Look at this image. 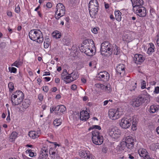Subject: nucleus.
Returning <instances> with one entry per match:
<instances>
[{"label": "nucleus", "instance_id": "nucleus-1", "mask_svg": "<svg viewBox=\"0 0 159 159\" xmlns=\"http://www.w3.org/2000/svg\"><path fill=\"white\" fill-rule=\"evenodd\" d=\"M30 39L39 43H42L43 40L42 32L39 30L33 29L30 30L29 34Z\"/></svg>", "mask_w": 159, "mask_h": 159}, {"label": "nucleus", "instance_id": "nucleus-2", "mask_svg": "<svg viewBox=\"0 0 159 159\" xmlns=\"http://www.w3.org/2000/svg\"><path fill=\"white\" fill-rule=\"evenodd\" d=\"M92 140L93 143L96 145H100L103 142V138L102 136L100 134V133L96 130L92 131Z\"/></svg>", "mask_w": 159, "mask_h": 159}, {"label": "nucleus", "instance_id": "nucleus-3", "mask_svg": "<svg viewBox=\"0 0 159 159\" xmlns=\"http://www.w3.org/2000/svg\"><path fill=\"white\" fill-rule=\"evenodd\" d=\"M144 94L139 96L135 99H133L130 104L133 107H138L145 102L146 100Z\"/></svg>", "mask_w": 159, "mask_h": 159}, {"label": "nucleus", "instance_id": "nucleus-4", "mask_svg": "<svg viewBox=\"0 0 159 159\" xmlns=\"http://www.w3.org/2000/svg\"><path fill=\"white\" fill-rule=\"evenodd\" d=\"M57 11H55V17L58 20L60 17L63 16L65 14V10L63 4L61 3L57 4L56 7Z\"/></svg>", "mask_w": 159, "mask_h": 159}, {"label": "nucleus", "instance_id": "nucleus-5", "mask_svg": "<svg viewBox=\"0 0 159 159\" xmlns=\"http://www.w3.org/2000/svg\"><path fill=\"white\" fill-rule=\"evenodd\" d=\"M107 133L112 138L115 139H118L121 134L120 130L116 127H110L107 130Z\"/></svg>", "mask_w": 159, "mask_h": 159}, {"label": "nucleus", "instance_id": "nucleus-6", "mask_svg": "<svg viewBox=\"0 0 159 159\" xmlns=\"http://www.w3.org/2000/svg\"><path fill=\"white\" fill-rule=\"evenodd\" d=\"M113 47V45L111 44L108 42H104L102 43L101 45V52L102 54H104L105 52L111 54Z\"/></svg>", "mask_w": 159, "mask_h": 159}, {"label": "nucleus", "instance_id": "nucleus-7", "mask_svg": "<svg viewBox=\"0 0 159 159\" xmlns=\"http://www.w3.org/2000/svg\"><path fill=\"white\" fill-rule=\"evenodd\" d=\"M108 116L110 119L113 120L118 119L121 116V113L116 109H111L108 111Z\"/></svg>", "mask_w": 159, "mask_h": 159}, {"label": "nucleus", "instance_id": "nucleus-8", "mask_svg": "<svg viewBox=\"0 0 159 159\" xmlns=\"http://www.w3.org/2000/svg\"><path fill=\"white\" fill-rule=\"evenodd\" d=\"M134 12L140 17H144L147 15L146 9L143 6L133 9Z\"/></svg>", "mask_w": 159, "mask_h": 159}, {"label": "nucleus", "instance_id": "nucleus-9", "mask_svg": "<svg viewBox=\"0 0 159 159\" xmlns=\"http://www.w3.org/2000/svg\"><path fill=\"white\" fill-rule=\"evenodd\" d=\"M131 123L132 118L124 117L121 119L120 125L122 128L127 129L129 127Z\"/></svg>", "mask_w": 159, "mask_h": 159}, {"label": "nucleus", "instance_id": "nucleus-10", "mask_svg": "<svg viewBox=\"0 0 159 159\" xmlns=\"http://www.w3.org/2000/svg\"><path fill=\"white\" fill-rule=\"evenodd\" d=\"M97 77L98 80L106 82L109 80L110 75L107 72H101L97 75Z\"/></svg>", "mask_w": 159, "mask_h": 159}, {"label": "nucleus", "instance_id": "nucleus-11", "mask_svg": "<svg viewBox=\"0 0 159 159\" xmlns=\"http://www.w3.org/2000/svg\"><path fill=\"white\" fill-rule=\"evenodd\" d=\"M134 141L132 137L127 136L125 138V144L128 148L131 149L134 147Z\"/></svg>", "mask_w": 159, "mask_h": 159}, {"label": "nucleus", "instance_id": "nucleus-12", "mask_svg": "<svg viewBox=\"0 0 159 159\" xmlns=\"http://www.w3.org/2000/svg\"><path fill=\"white\" fill-rule=\"evenodd\" d=\"M145 60L144 56L141 54H136L134 57V62L137 64H140Z\"/></svg>", "mask_w": 159, "mask_h": 159}, {"label": "nucleus", "instance_id": "nucleus-13", "mask_svg": "<svg viewBox=\"0 0 159 159\" xmlns=\"http://www.w3.org/2000/svg\"><path fill=\"white\" fill-rule=\"evenodd\" d=\"M80 50L82 52H84L88 56H92L94 53L93 50L92 48L90 49V48L86 47L85 46H81Z\"/></svg>", "mask_w": 159, "mask_h": 159}, {"label": "nucleus", "instance_id": "nucleus-14", "mask_svg": "<svg viewBox=\"0 0 159 159\" xmlns=\"http://www.w3.org/2000/svg\"><path fill=\"white\" fill-rule=\"evenodd\" d=\"M79 155L82 158L85 159H90L92 157V155L88 151H81L79 152Z\"/></svg>", "mask_w": 159, "mask_h": 159}, {"label": "nucleus", "instance_id": "nucleus-15", "mask_svg": "<svg viewBox=\"0 0 159 159\" xmlns=\"http://www.w3.org/2000/svg\"><path fill=\"white\" fill-rule=\"evenodd\" d=\"M98 7H89V12L91 17L93 18H95V16L97 15L98 11Z\"/></svg>", "mask_w": 159, "mask_h": 159}, {"label": "nucleus", "instance_id": "nucleus-16", "mask_svg": "<svg viewBox=\"0 0 159 159\" xmlns=\"http://www.w3.org/2000/svg\"><path fill=\"white\" fill-rule=\"evenodd\" d=\"M89 118V114L86 111L82 110L80 111V119L81 120L86 121Z\"/></svg>", "mask_w": 159, "mask_h": 159}, {"label": "nucleus", "instance_id": "nucleus-17", "mask_svg": "<svg viewBox=\"0 0 159 159\" xmlns=\"http://www.w3.org/2000/svg\"><path fill=\"white\" fill-rule=\"evenodd\" d=\"M131 1L133 7V9L134 8L142 6L143 4V2L142 0H131Z\"/></svg>", "mask_w": 159, "mask_h": 159}, {"label": "nucleus", "instance_id": "nucleus-18", "mask_svg": "<svg viewBox=\"0 0 159 159\" xmlns=\"http://www.w3.org/2000/svg\"><path fill=\"white\" fill-rule=\"evenodd\" d=\"M39 156L40 159H46L48 157V150L46 147H44L41 148Z\"/></svg>", "mask_w": 159, "mask_h": 159}, {"label": "nucleus", "instance_id": "nucleus-19", "mask_svg": "<svg viewBox=\"0 0 159 159\" xmlns=\"http://www.w3.org/2000/svg\"><path fill=\"white\" fill-rule=\"evenodd\" d=\"M125 66L123 64L118 65L116 66V72L117 74L120 75L121 74H124L125 72Z\"/></svg>", "mask_w": 159, "mask_h": 159}, {"label": "nucleus", "instance_id": "nucleus-20", "mask_svg": "<svg viewBox=\"0 0 159 159\" xmlns=\"http://www.w3.org/2000/svg\"><path fill=\"white\" fill-rule=\"evenodd\" d=\"M11 100L13 105H17L20 104L22 101V99L14 97L11 96Z\"/></svg>", "mask_w": 159, "mask_h": 159}, {"label": "nucleus", "instance_id": "nucleus-21", "mask_svg": "<svg viewBox=\"0 0 159 159\" xmlns=\"http://www.w3.org/2000/svg\"><path fill=\"white\" fill-rule=\"evenodd\" d=\"M11 96H12V97L22 99V100H23L24 97L23 93L20 90L16 91L15 92H14Z\"/></svg>", "mask_w": 159, "mask_h": 159}, {"label": "nucleus", "instance_id": "nucleus-22", "mask_svg": "<svg viewBox=\"0 0 159 159\" xmlns=\"http://www.w3.org/2000/svg\"><path fill=\"white\" fill-rule=\"evenodd\" d=\"M40 134V131H31L29 133V135L33 139H35L38 137Z\"/></svg>", "mask_w": 159, "mask_h": 159}, {"label": "nucleus", "instance_id": "nucleus-23", "mask_svg": "<svg viewBox=\"0 0 159 159\" xmlns=\"http://www.w3.org/2000/svg\"><path fill=\"white\" fill-rule=\"evenodd\" d=\"M55 111H58V113H62L64 114L66 112V107L63 105H60L57 106L55 107Z\"/></svg>", "mask_w": 159, "mask_h": 159}, {"label": "nucleus", "instance_id": "nucleus-24", "mask_svg": "<svg viewBox=\"0 0 159 159\" xmlns=\"http://www.w3.org/2000/svg\"><path fill=\"white\" fill-rule=\"evenodd\" d=\"M30 103V100L28 99H25L22 102V107L23 108V111L29 107Z\"/></svg>", "mask_w": 159, "mask_h": 159}, {"label": "nucleus", "instance_id": "nucleus-25", "mask_svg": "<svg viewBox=\"0 0 159 159\" xmlns=\"http://www.w3.org/2000/svg\"><path fill=\"white\" fill-rule=\"evenodd\" d=\"M113 47L112 48L111 53H113L114 54H115L116 55L119 54L120 52V48L116 44H113Z\"/></svg>", "mask_w": 159, "mask_h": 159}, {"label": "nucleus", "instance_id": "nucleus-26", "mask_svg": "<svg viewBox=\"0 0 159 159\" xmlns=\"http://www.w3.org/2000/svg\"><path fill=\"white\" fill-rule=\"evenodd\" d=\"M159 110V105H152L150 107L149 112L151 113H154Z\"/></svg>", "mask_w": 159, "mask_h": 159}, {"label": "nucleus", "instance_id": "nucleus-27", "mask_svg": "<svg viewBox=\"0 0 159 159\" xmlns=\"http://www.w3.org/2000/svg\"><path fill=\"white\" fill-rule=\"evenodd\" d=\"M104 91L108 93H110L112 91L111 86L109 83H107L105 85Z\"/></svg>", "mask_w": 159, "mask_h": 159}, {"label": "nucleus", "instance_id": "nucleus-28", "mask_svg": "<svg viewBox=\"0 0 159 159\" xmlns=\"http://www.w3.org/2000/svg\"><path fill=\"white\" fill-rule=\"evenodd\" d=\"M71 75H71L70 73H68L67 76L65 77V79L63 80L66 84H67L73 81L71 77Z\"/></svg>", "mask_w": 159, "mask_h": 159}, {"label": "nucleus", "instance_id": "nucleus-29", "mask_svg": "<svg viewBox=\"0 0 159 159\" xmlns=\"http://www.w3.org/2000/svg\"><path fill=\"white\" fill-rule=\"evenodd\" d=\"M17 137V133L16 132H13L10 136V141L11 142L14 141Z\"/></svg>", "mask_w": 159, "mask_h": 159}, {"label": "nucleus", "instance_id": "nucleus-30", "mask_svg": "<svg viewBox=\"0 0 159 159\" xmlns=\"http://www.w3.org/2000/svg\"><path fill=\"white\" fill-rule=\"evenodd\" d=\"M115 18L118 21H121V13L119 10L115 11Z\"/></svg>", "mask_w": 159, "mask_h": 159}, {"label": "nucleus", "instance_id": "nucleus-31", "mask_svg": "<svg viewBox=\"0 0 159 159\" xmlns=\"http://www.w3.org/2000/svg\"><path fill=\"white\" fill-rule=\"evenodd\" d=\"M150 47L148 49L147 53L148 54H151L154 52L155 46L154 44L152 43H150Z\"/></svg>", "mask_w": 159, "mask_h": 159}, {"label": "nucleus", "instance_id": "nucleus-32", "mask_svg": "<svg viewBox=\"0 0 159 159\" xmlns=\"http://www.w3.org/2000/svg\"><path fill=\"white\" fill-rule=\"evenodd\" d=\"M99 7V4L97 0H91L89 3V7Z\"/></svg>", "mask_w": 159, "mask_h": 159}, {"label": "nucleus", "instance_id": "nucleus-33", "mask_svg": "<svg viewBox=\"0 0 159 159\" xmlns=\"http://www.w3.org/2000/svg\"><path fill=\"white\" fill-rule=\"evenodd\" d=\"M23 62L20 59H18L12 64V66H15L17 67H19L21 66L23 64Z\"/></svg>", "mask_w": 159, "mask_h": 159}, {"label": "nucleus", "instance_id": "nucleus-34", "mask_svg": "<svg viewBox=\"0 0 159 159\" xmlns=\"http://www.w3.org/2000/svg\"><path fill=\"white\" fill-rule=\"evenodd\" d=\"M138 153L141 157H143L148 152L145 149H140L138 150Z\"/></svg>", "mask_w": 159, "mask_h": 159}, {"label": "nucleus", "instance_id": "nucleus-35", "mask_svg": "<svg viewBox=\"0 0 159 159\" xmlns=\"http://www.w3.org/2000/svg\"><path fill=\"white\" fill-rule=\"evenodd\" d=\"M105 85L100 83H96L95 84V87L98 89H100L103 91Z\"/></svg>", "mask_w": 159, "mask_h": 159}, {"label": "nucleus", "instance_id": "nucleus-36", "mask_svg": "<svg viewBox=\"0 0 159 159\" xmlns=\"http://www.w3.org/2000/svg\"><path fill=\"white\" fill-rule=\"evenodd\" d=\"M62 120L61 118L56 119L53 122V124L54 125L56 126H58L61 123Z\"/></svg>", "mask_w": 159, "mask_h": 159}, {"label": "nucleus", "instance_id": "nucleus-37", "mask_svg": "<svg viewBox=\"0 0 159 159\" xmlns=\"http://www.w3.org/2000/svg\"><path fill=\"white\" fill-rule=\"evenodd\" d=\"M70 74L72 75L71 76L73 81L78 78V75L76 72H72Z\"/></svg>", "mask_w": 159, "mask_h": 159}, {"label": "nucleus", "instance_id": "nucleus-38", "mask_svg": "<svg viewBox=\"0 0 159 159\" xmlns=\"http://www.w3.org/2000/svg\"><path fill=\"white\" fill-rule=\"evenodd\" d=\"M132 129L133 130H135L136 129V126L137 124V122L135 119H132Z\"/></svg>", "mask_w": 159, "mask_h": 159}, {"label": "nucleus", "instance_id": "nucleus-39", "mask_svg": "<svg viewBox=\"0 0 159 159\" xmlns=\"http://www.w3.org/2000/svg\"><path fill=\"white\" fill-rule=\"evenodd\" d=\"M8 87L9 89V92L11 93L14 89L13 83L11 82H9L8 84Z\"/></svg>", "mask_w": 159, "mask_h": 159}, {"label": "nucleus", "instance_id": "nucleus-40", "mask_svg": "<svg viewBox=\"0 0 159 159\" xmlns=\"http://www.w3.org/2000/svg\"><path fill=\"white\" fill-rule=\"evenodd\" d=\"M68 73L66 69H64L62 73L61 74V78L62 80H64L65 77L67 76Z\"/></svg>", "mask_w": 159, "mask_h": 159}, {"label": "nucleus", "instance_id": "nucleus-41", "mask_svg": "<svg viewBox=\"0 0 159 159\" xmlns=\"http://www.w3.org/2000/svg\"><path fill=\"white\" fill-rule=\"evenodd\" d=\"M98 129L99 130H100L101 129V128L100 126L98 125H93L89 128V130H90L91 129Z\"/></svg>", "mask_w": 159, "mask_h": 159}, {"label": "nucleus", "instance_id": "nucleus-42", "mask_svg": "<svg viewBox=\"0 0 159 159\" xmlns=\"http://www.w3.org/2000/svg\"><path fill=\"white\" fill-rule=\"evenodd\" d=\"M157 143H153L151 144L150 146V148L152 150H154L156 149L157 148Z\"/></svg>", "mask_w": 159, "mask_h": 159}, {"label": "nucleus", "instance_id": "nucleus-43", "mask_svg": "<svg viewBox=\"0 0 159 159\" xmlns=\"http://www.w3.org/2000/svg\"><path fill=\"white\" fill-rule=\"evenodd\" d=\"M8 70L11 73H16V69L14 67H9Z\"/></svg>", "mask_w": 159, "mask_h": 159}, {"label": "nucleus", "instance_id": "nucleus-44", "mask_svg": "<svg viewBox=\"0 0 159 159\" xmlns=\"http://www.w3.org/2000/svg\"><path fill=\"white\" fill-rule=\"evenodd\" d=\"M53 36L56 39L60 38L61 37V34L59 33H53Z\"/></svg>", "mask_w": 159, "mask_h": 159}, {"label": "nucleus", "instance_id": "nucleus-45", "mask_svg": "<svg viewBox=\"0 0 159 159\" xmlns=\"http://www.w3.org/2000/svg\"><path fill=\"white\" fill-rule=\"evenodd\" d=\"M64 42V44L66 45H69L70 43V40L68 38L64 39L63 40Z\"/></svg>", "mask_w": 159, "mask_h": 159}, {"label": "nucleus", "instance_id": "nucleus-46", "mask_svg": "<svg viewBox=\"0 0 159 159\" xmlns=\"http://www.w3.org/2000/svg\"><path fill=\"white\" fill-rule=\"evenodd\" d=\"M92 32L94 34H96L98 33L97 28H93L91 29Z\"/></svg>", "mask_w": 159, "mask_h": 159}, {"label": "nucleus", "instance_id": "nucleus-47", "mask_svg": "<svg viewBox=\"0 0 159 159\" xmlns=\"http://www.w3.org/2000/svg\"><path fill=\"white\" fill-rule=\"evenodd\" d=\"M49 46V42L48 41H45L44 43V47L45 48H48Z\"/></svg>", "mask_w": 159, "mask_h": 159}, {"label": "nucleus", "instance_id": "nucleus-48", "mask_svg": "<svg viewBox=\"0 0 159 159\" xmlns=\"http://www.w3.org/2000/svg\"><path fill=\"white\" fill-rule=\"evenodd\" d=\"M143 159H154L150 157L148 153L147 154H146L143 157Z\"/></svg>", "mask_w": 159, "mask_h": 159}, {"label": "nucleus", "instance_id": "nucleus-49", "mask_svg": "<svg viewBox=\"0 0 159 159\" xmlns=\"http://www.w3.org/2000/svg\"><path fill=\"white\" fill-rule=\"evenodd\" d=\"M20 11V8L19 5H18L16 6L15 8V12L17 13H19Z\"/></svg>", "mask_w": 159, "mask_h": 159}, {"label": "nucleus", "instance_id": "nucleus-50", "mask_svg": "<svg viewBox=\"0 0 159 159\" xmlns=\"http://www.w3.org/2000/svg\"><path fill=\"white\" fill-rule=\"evenodd\" d=\"M142 85L141 86V88L142 89H144L145 88L146 86V82L144 80L142 81Z\"/></svg>", "mask_w": 159, "mask_h": 159}, {"label": "nucleus", "instance_id": "nucleus-51", "mask_svg": "<svg viewBox=\"0 0 159 159\" xmlns=\"http://www.w3.org/2000/svg\"><path fill=\"white\" fill-rule=\"evenodd\" d=\"M43 95L41 94H39L38 95V99H39V100L40 101H41L43 100Z\"/></svg>", "mask_w": 159, "mask_h": 159}, {"label": "nucleus", "instance_id": "nucleus-52", "mask_svg": "<svg viewBox=\"0 0 159 159\" xmlns=\"http://www.w3.org/2000/svg\"><path fill=\"white\" fill-rule=\"evenodd\" d=\"M43 90L44 92L47 93L49 90V89L47 86H45L43 87Z\"/></svg>", "mask_w": 159, "mask_h": 159}, {"label": "nucleus", "instance_id": "nucleus-53", "mask_svg": "<svg viewBox=\"0 0 159 159\" xmlns=\"http://www.w3.org/2000/svg\"><path fill=\"white\" fill-rule=\"evenodd\" d=\"M50 155H51V157L52 158H55V156H57V154L56 152L53 151V152H52V153Z\"/></svg>", "mask_w": 159, "mask_h": 159}, {"label": "nucleus", "instance_id": "nucleus-54", "mask_svg": "<svg viewBox=\"0 0 159 159\" xmlns=\"http://www.w3.org/2000/svg\"><path fill=\"white\" fill-rule=\"evenodd\" d=\"M6 46V43L5 42H2L0 44V47L2 48H4Z\"/></svg>", "mask_w": 159, "mask_h": 159}, {"label": "nucleus", "instance_id": "nucleus-55", "mask_svg": "<svg viewBox=\"0 0 159 159\" xmlns=\"http://www.w3.org/2000/svg\"><path fill=\"white\" fill-rule=\"evenodd\" d=\"M154 92L156 93H159V87H157L155 88Z\"/></svg>", "mask_w": 159, "mask_h": 159}, {"label": "nucleus", "instance_id": "nucleus-56", "mask_svg": "<svg viewBox=\"0 0 159 159\" xmlns=\"http://www.w3.org/2000/svg\"><path fill=\"white\" fill-rule=\"evenodd\" d=\"M71 89L72 90H75L77 89V86L75 84H73L71 86Z\"/></svg>", "mask_w": 159, "mask_h": 159}, {"label": "nucleus", "instance_id": "nucleus-57", "mask_svg": "<svg viewBox=\"0 0 159 159\" xmlns=\"http://www.w3.org/2000/svg\"><path fill=\"white\" fill-rule=\"evenodd\" d=\"M46 6L48 8H51L52 6V3L50 2H48L47 3Z\"/></svg>", "mask_w": 159, "mask_h": 159}, {"label": "nucleus", "instance_id": "nucleus-58", "mask_svg": "<svg viewBox=\"0 0 159 159\" xmlns=\"http://www.w3.org/2000/svg\"><path fill=\"white\" fill-rule=\"evenodd\" d=\"M7 14L8 16L10 17H11L12 16V13L11 11H7Z\"/></svg>", "mask_w": 159, "mask_h": 159}, {"label": "nucleus", "instance_id": "nucleus-59", "mask_svg": "<svg viewBox=\"0 0 159 159\" xmlns=\"http://www.w3.org/2000/svg\"><path fill=\"white\" fill-rule=\"evenodd\" d=\"M29 156L31 157L35 156L34 153L31 151V152H30V154H29Z\"/></svg>", "mask_w": 159, "mask_h": 159}, {"label": "nucleus", "instance_id": "nucleus-60", "mask_svg": "<svg viewBox=\"0 0 159 159\" xmlns=\"http://www.w3.org/2000/svg\"><path fill=\"white\" fill-rule=\"evenodd\" d=\"M43 78L44 79L46 80V81H49L51 79V78L49 77H45Z\"/></svg>", "mask_w": 159, "mask_h": 159}, {"label": "nucleus", "instance_id": "nucleus-61", "mask_svg": "<svg viewBox=\"0 0 159 159\" xmlns=\"http://www.w3.org/2000/svg\"><path fill=\"white\" fill-rule=\"evenodd\" d=\"M110 101V100H106L105 101H104V102H103V106H106V105L108 102Z\"/></svg>", "mask_w": 159, "mask_h": 159}, {"label": "nucleus", "instance_id": "nucleus-62", "mask_svg": "<svg viewBox=\"0 0 159 159\" xmlns=\"http://www.w3.org/2000/svg\"><path fill=\"white\" fill-rule=\"evenodd\" d=\"M60 79L59 78H56L55 79V82L56 83H58L60 82Z\"/></svg>", "mask_w": 159, "mask_h": 159}, {"label": "nucleus", "instance_id": "nucleus-63", "mask_svg": "<svg viewBox=\"0 0 159 159\" xmlns=\"http://www.w3.org/2000/svg\"><path fill=\"white\" fill-rule=\"evenodd\" d=\"M44 74L43 75V76L44 75H50V73L48 72H45Z\"/></svg>", "mask_w": 159, "mask_h": 159}, {"label": "nucleus", "instance_id": "nucleus-64", "mask_svg": "<svg viewBox=\"0 0 159 159\" xmlns=\"http://www.w3.org/2000/svg\"><path fill=\"white\" fill-rule=\"evenodd\" d=\"M81 81L82 82L84 83H85L86 82V80L84 78H82L81 79Z\"/></svg>", "mask_w": 159, "mask_h": 159}]
</instances>
